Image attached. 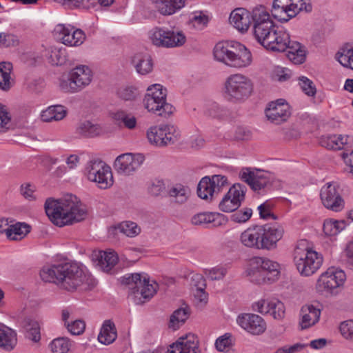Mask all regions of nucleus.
<instances>
[{
	"instance_id": "f8f14e48",
	"label": "nucleus",
	"mask_w": 353,
	"mask_h": 353,
	"mask_svg": "<svg viewBox=\"0 0 353 353\" xmlns=\"http://www.w3.org/2000/svg\"><path fill=\"white\" fill-rule=\"evenodd\" d=\"M85 173L88 179L97 183L100 189H108L113 185L111 168L101 160L89 161L86 165Z\"/></svg>"
},
{
	"instance_id": "ea45409f",
	"label": "nucleus",
	"mask_w": 353,
	"mask_h": 353,
	"mask_svg": "<svg viewBox=\"0 0 353 353\" xmlns=\"http://www.w3.org/2000/svg\"><path fill=\"white\" fill-rule=\"evenodd\" d=\"M48 59L52 65H61L67 60L66 50L63 47L52 46L48 49Z\"/></svg>"
},
{
	"instance_id": "f3484780",
	"label": "nucleus",
	"mask_w": 353,
	"mask_h": 353,
	"mask_svg": "<svg viewBox=\"0 0 353 353\" xmlns=\"http://www.w3.org/2000/svg\"><path fill=\"white\" fill-rule=\"evenodd\" d=\"M246 188L240 183L234 184L219 203V209L224 212L236 210L245 199Z\"/></svg>"
},
{
	"instance_id": "0e129e2a",
	"label": "nucleus",
	"mask_w": 353,
	"mask_h": 353,
	"mask_svg": "<svg viewBox=\"0 0 353 353\" xmlns=\"http://www.w3.org/2000/svg\"><path fill=\"white\" fill-rule=\"evenodd\" d=\"M211 217H212V212L198 213L192 217L191 222L195 225L210 223Z\"/></svg>"
},
{
	"instance_id": "2f4dec72",
	"label": "nucleus",
	"mask_w": 353,
	"mask_h": 353,
	"mask_svg": "<svg viewBox=\"0 0 353 353\" xmlns=\"http://www.w3.org/2000/svg\"><path fill=\"white\" fill-rule=\"evenodd\" d=\"M192 286L194 288V296L198 307H203L208 302V294L205 291V280L201 274H196L192 276Z\"/></svg>"
},
{
	"instance_id": "1a4fd4ad",
	"label": "nucleus",
	"mask_w": 353,
	"mask_h": 353,
	"mask_svg": "<svg viewBox=\"0 0 353 353\" xmlns=\"http://www.w3.org/2000/svg\"><path fill=\"white\" fill-rule=\"evenodd\" d=\"M253 85L251 80L241 74L230 75L225 83V97L233 103H241L251 94Z\"/></svg>"
},
{
	"instance_id": "58836bf2",
	"label": "nucleus",
	"mask_w": 353,
	"mask_h": 353,
	"mask_svg": "<svg viewBox=\"0 0 353 353\" xmlns=\"http://www.w3.org/2000/svg\"><path fill=\"white\" fill-rule=\"evenodd\" d=\"M168 194L171 198V201L182 204L184 203L190 194V190L181 184H176L168 190Z\"/></svg>"
},
{
	"instance_id": "6e6552de",
	"label": "nucleus",
	"mask_w": 353,
	"mask_h": 353,
	"mask_svg": "<svg viewBox=\"0 0 353 353\" xmlns=\"http://www.w3.org/2000/svg\"><path fill=\"white\" fill-rule=\"evenodd\" d=\"M253 282L261 284L266 280L274 281L279 274V264L269 259L255 256L250 259L248 270Z\"/></svg>"
},
{
	"instance_id": "c03bdc74",
	"label": "nucleus",
	"mask_w": 353,
	"mask_h": 353,
	"mask_svg": "<svg viewBox=\"0 0 353 353\" xmlns=\"http://www.w3.org/2000/svg\"><path fill=\"white\" fill-rule=\"evenodd\" d=\"M346 226L345 221L325 220L323 230L325 235L334 236L342 231Z\"/></svg>"
},
{
	"instance_id": "680f3d73",
	"label": "nucleus",
	"mask_w": 353,
	"mask_h": 353,
	"mask_svg": "<svg viewBox=\"0 0 353 353\" xmlns=\"http://www.w3.org/2000/svg\"><path fill=\"white\" fill-rule=\"evenodd\" d=\"M231 334L226 333L224 335L219 337L215 342V346L217 350L220 352L225 351L232 344Z\"/></svg>"
},
{
	"instance_id": "338daca9",
	"label": "nucleus",
	"mask_w": 353,
	"mask_h": 353,
	"mask_svg": "<svg viewBox=\"0 0 353 353\" xmlns=\"http://www.w3.org/2000/svg\"><path fill=\"white\" fill-rule=\"evenodd\" d=\"M35 191L34 186L31 183H23L20 187L21 194L26 199L30 201L34 200L35 196L34 192Z\"/></svg>"
},
{
	"instance_id": "f03ea898",
	"label": "nucleus",
	"mask_w": 353,
	"mask_h": 353,
	"mask_svg": "<svg viewBox=\"0 0 353 353\" xmlns=\"http://www.w3.org/2000/svg\"><path fill=\"white\" fill-rule=\"evenodd\" d=\"M44 208L50 221L59 227L81 221L87 216L85 208L72 194L65 195L59 199L48 198L45 202Z\"/></svg>"
},
{
	"instance_id": "b1692460",
	"label": "nucleus",
	"mask_w": 353,
	"mask_h": 353,
	"mask_svg": "<svg viewBox=\"0 0 353 353\" xmlns=\"http://www.w3.org/2000/svg\"><path fill=\"white\" fill-rule=\"evenodd\" d=\"M237 321L242 328L252 334H261L266 329L264 320L254 314H244L239 316Z\"/></svg>"
},
{
	"instance_id": "864d4df0",
	"label": "nucleus",
	"mask_w": 353,
	"mask_h": 353,
	"mask_svg": "<svg viewBox=\"0 0 353 353\" xmlns=\"http://www.w3.org/2000/svg\"><path fill=\"white\" fill-rule=\"evenodd\" d=\"M227 273V268L224 266H216L205 270V274L212 281L222 280Z\"/></svg>"
},
{
	"instance_id": "37998d69",
	"label": "nucleus",
	"mask_w": 353,
	"mask_h": 353,
	"mask_svg": "<svg viewBox=\"0 0 353 353\" xmlns=\"http://www.w3.org/2000/svg\"><path fill=\"white\" fill-rule=\"evenodd\" d=\"M197 194L203 199H212L214 194L210 176H205L201 179L197 186Z\"/></svg>"
},
{
	"instance_id": "13d9d810",
	"label": "nucleus",
	"mask_w": 353,
	"mask_h": 353,
	"mask_svg": "<svg viewBox=\"0 0 353 353\" xmlns=\"http://www.w3.org/2000/svg\"><path fill=\"white\" fill-rule=\"evenodd\" d=\"M68 330L73 335L81 334L85 328V323L82 320H75L66 325Z\"/></svg>"
},
{
	"instance_id": "7ed1b4c3",
	"label": "nucleus",
	"mask_w": 353,
	"mask_h": 353,
	"mask_svg": "<svg viewBox=\"0 0 353 353\" xmlns=\"http://www.w3.org/2000/svg\"><path fill=\"white\" fill-rule=\"evenodd\" d=\"M283 234L282 226L265 224L247 228L241 234L239 239L246 248L270 250L276 248Z\"/></svg>"
},
{
	"instance_id": "de8ad7c7",
	"label": "nucleus",
	"mask_w": 353,
	"mask_h": 353,
	"mask_svg": "<svg viewBox=\"0 0 353 353\" xmlns=\"http://www.w3.org/2000/svg\"><path fill=\"white\" fill-rule=\"evenodd\" d=\"M117 229L128 237H134L141 232V228L136 223L130 221H123L117 225Z\"/></svg>"
},
{
	"instance_id": "c756f323",
	"label": "nucleus",
	"mask_w": 353,
	"mask_h": 353,
	"mask_svg": "<svg viewBox=\"0 0 353 353\" xmlns=\"http://www.w3.org/2000/svg\"><path fill=\"white\" fill-rule=\"evenodd\" d=\"M252 23H253V32L259 29L274 23L266 8L263 6L254 8L252 10Z\"/></svg>"
},
{
	"instance_id": "a878e982",
	"label": "nucleus",
	"mask_w": 353,
	"mask_h": 353,
	"mask_svg": "<svg viewBox=\"0 0 353 353\" xmlns=\"http://www.w3.org/2000/svg\"><path fill=\"white\" fill-rule=\"evenodd\" d=\"M252 12L243 8L234 9L230 14V22L241 32L248 30L252 23Z\"/></svg>"
},
{
	"instance_id": "5701e85b",
	"label": "nucleus",
	"mask_w": 353,
	"mask_h": 353,
	"mask_svg": "<svg viewBox=\"0 0 353 353\" xmlns=\"http://www.w3.org/2000/svg\"><path fill=\"white\" fill-rule=\"evenodd\" d=\"M290 107L282 99L272 101L265 109V115L268 120L275 124L285 121L290 116Z\"/></svg>"
},
{
	"instance_id": "5fc2aeb1",
	"label": "nucleus",
	"mask_w": 353,
	"mask_h": 353,
	"mask_svg": "<svg viewBox=\"0 0 353 353\" xmlns=\"http://www.w3.org/2000/svg\"><path fill=\"white\" fill-rule=\"evenodd\" d=\"M299 80V84L306 95L314 97L316 94V88L312 80L304 76L300 77Z\"/></svg>"
},
{
	"instance_id": "79ce46f5",
	"label": "nucleus",
	"mask_w": 353,
	"mask_h": 353,
	"mask_svg": "<svg viewBox=\"0 0 353 353\" xmlns=\"http://www.w3.org/2000/svg\"><path fill=\"white\" fill-rule=\"evenodd\" d=\"M12 64L10 63L2 62L0 63V89L8 91L12 87L10 71Z\"/></svg>"
},
{
	"instance_id": "a211bd4d",
	"label": "nucleus",
	"mask_w": 353,
	"mask_h": 353,
	"mask_svg": "<svg viewBox=\"0 0 353 353\" xmlns=\"http://www.w3.org/2000/svg\"><path fill=\"white\" fill-rule=\"evenodd\" d=\"M323 205L334 212H340L344 208V200L336 185L327 183L321 188L320 193Z\"/></svg>"
},
{
	"instance_id": "ddd939ff",
	"label": "nucleus",
	"mask_w": 353,
	"mask_h": 353,
	"mask_svg": "<svg viewBox=\"0 0 353 353\" xmlns=\"http://www.w3.org/2000/svg\"><path fill=\"white\" fill-rule=\"evenodd\" d=\"M150 38L153 45L166 48L181 47L186 41V37L182 31L162 27L152 28L150 32Z\"/></svg>"
},
{
	"instance_id": "9d476101",
	"label": "nucleus",
	"mask_w": 353,
	"mask_h": 353,
	"mask_svg": "<svg viewBox=\"0 0 353 353\" xmlns=\"http://www.w3.org/2000/svg\"><path fill=\"white\" fill-rule=\"evenodd\" d=\"M294 261L301 275L309 276L320 268L323 263V256L311 249L297 248L294 252Z\"/></svg>"
},
{
	"instance_id": "7c9ffc66",
	"label": "nucleus",
	"mask_w": 353,
	"mask_h": 353,
	"mask_svg": "<svg viewBox=\"0 0 353 353\" xmlns=\"http://www.w3.org/2000/svg\"><path fill=\"white\" fill-rule=\"evenodd\" d=\"M285 50L288 49L287 56L288 59L294 64H301L306 59V48L298 41L290 40L289 36V42H287Z\"/></svg>"
},
{
	"instance_id": "bb28decb",
	"label": "nucleus",
	"mask_w": 353,
	"mask_h": 353,
	"mask_svg": "<svg viewBox=\"0 0 353 353\" xmlns=\"http://www.w3.org/2000/svg\"><path fill=\"white\" fill-rule=\"evenodd\" d=\"M92 260L103 272H109L117 263L118 256L114 251H97L92 254Z\"/></svg>"
},
{
	"instance_id": "72a5a7b5",
	"label": "nucleus",
	"mask_w": 353,
	"mask_h": 353,
	"mask_svg": "<svg viewBox=\"0 0 353 353\" xmlns=\"http://www.w3.org/2000/svg\"><path fill=\"white\" fill-rule=\"evenodd\" d=\"M352 138L349 136L329 135L323 137L320 141V143L323 147L330 150H341L344 145L348 144Z\"/></svg>"
},
{
	"instance_id": "6e6d98bb",
	"label": "nucleus",
	"mask_w": 353,
	"mask_h": 353,
	"mask_svg": "<svg viewBox=\"0 0 353 353\" xmlns=\"http://www.w3.org/2000/svg\"><path fill=\"white\" fill-rule=\"evenodd\" d=\"M252 214V210L249 208L239 210L230 216V219L239 223H245L248 221Z\"/></svg>"
},
{
	"instance_id": "4be33fe9",
	"label": "nucleus",
	"mask_w": 353,
	"mask_h": 353,
	"mask_svg": "<svg viewBox=\"0 0 353 353\" xmlns=\"http://www.w3.org/2000/svg\"><path fill=\"white\" fill-rule=\"evenodd\" d=\"M240 176L254 191H259L270 185L269 174L263 171L254 172L250 168H243L240 172Z\"/></svg>"
},
{
	"instance_id": "09e8293b",
	"label": "nucleus",
	"mask_w": 353,
	"mask_h": 353,
	"mask_svg": "<svg viewBox=\"0 0 353 353\" xmlns=\"http://www.w3.org/2000/svg\"><path fill=\"white\" fill-rule=\"evenodd\" d=\"M24 327L26 330V337L34 342H39L41 339L40 327L36 321H25Z\"/></svg>"
},
{
	"instance_id": "6ab92c4d",
	"label": "nucleus",
	"mask_w": 353,
	"mask_h": 353,
	"mask_svg": "<svg viewBox=\"0 0 353 353\" xmlns=\"http://www.w3.org/2000/svg\"><path fill=\"white\" fill-rule=\"evenodd\" d=\"M144 160L142 154L125 153L117 157L114 166L119 173L130 175L141 165Z\"/></svg>"
},
{
	"instance_id": "4d7b16f0",
	"label": "nucleus",
	"mask_w": 353,
	"mask_h": 353,
	"mask_svg": "<svg viewBox=\"0 0 353 353\" xmlns=\"http://www.w3.org/2000/svg\"><path fill=\"white\" fill-rule=\"evenodd\" d=\"M214 194L221 192L223 188L228 185V181L226 176L221 174H215L210 177Z\"/></svg>"
},
{
	"instance_id": "774afa93",
	"label": "nucleus",
	"mask_w": 353,
	"mask_h": 353,
	"mask_svg": "<svg viewBox=\"0 0 353 353\" xmlns=\"http://www.w3.org/2000/svg\"><path fill=\"white\" fill-rule=\"evenodd\" d=\"M10 117L6 105L0 103V132H3L6 125L10 121Z\"/></svg>"
},
{
	"instance_id": "e433bc0d",
	"label": "nucleus",
	"mask_w": 353,
	"mask_h": 353,
	"mask_svg": "<svg viewBox=\"0 0 353 353\" xmlns=\"http://www.w3.org/2000/svg\"><path fill=\"white\" fill-rule=\"evenodd\" d=\"M17 342V333L8 327H0V347L6 350H12Z\"/></svg>"
},
{
	"instance_id": "cd10ccee",
	"label": "nucleus",
	"mask_w": 353,
	"mask_h": 353,
	"mask_svg": "<svg viewBox=\"0 0 353 353\" xmlns=\"http://www.w3.org/2000/svg\"><path fill=\"white\" fill-rule=\"evenodd\" d=\"M252 307L254 310L261 314H270V307H277L278 311L276 312H274V319H282L285 316V308L284 304L277 299L272 301L262 299L255 303Z\"/></svg>"
},
{
	"instance_id": "f704fd0d",
	"label": "nucleus",
	"mask_w": 353,
	"mask_h": 353,
	"mask_svg": "<svg viewBox=\"0 0 353 353\" xmlns=\"http://www.w3.org/2000/svg\"><path fill=\"white\" fill-rule=\"evenodd\" d=\"M117 334L114 323L111 320H105L98 335L101 343L109 345L117 339Z\"/></svg>"
},
{
	"instance_id": "393cba45",
	"label": "nucleus",
	"mask_w": 353,
	"mask_h": 353,
	"mask_svg": "<svg viewBox=\"0 0 353 353\" xmlns=\"http://www.w3.org/2000/svg\"><path fill=\"white\" fill-rule=\"evenodd\" d=\"M130 64L139 75L145 76L153 70L154 63L152 57L145 52H138L130 58Z\"/></svg>"
},
{
	"instance_id": "e2e57ef3",
	"label": "nucleus",
	"mask_w": 353,
	"mask_h": 353,
	"mask_svg": "<svg viewBox=\"0 0 353 353\" xmlns=\"http://www.w3.org/2000/svg\"><path fill=\"white\" fill-rule=\"evenodd\" d=\"M339 328L344 338L353 341V320L341 323Z\"/></svg>"
},
{
	"instance_id": "bf43d9fd",
	"label": "nucleus",
	"mask_w": 353,
	"mask_h": 353,
	"mask_svg": "<svg viewBox=\"0 0 353 353\" xmlns=\"http://www.w3.org/2000/svg\"><path fill=\"white\" fill-rule=\"evenodd\" d=\"M205 114L212 118H220L223 115V110L218 103H211L207 105Z\"/></svg>"
},
{
	"instance_id": "052dcab7",
	"label": "nucleus",
	"mask_w": 353,
	"mask_h": 353,
	"mask_svg": "<svg viewBox=\"0 0 353 353\" xmlns=\"http://www.w3.org/2000/svg\"><path fill=\"white\" fill-rule=\"evenodd\" d=\"M19 43L17 37L12 34H0V46L1 47H11L16 46Z\"/></svg>"
},
{
	"instance_id": "4468645a",
	"label": "nucleus",
	"mask_w": 353,
	"mask_h": 353,
	"mask_svg": "<svg viewBox=\"0 0 353 353\" xmlns=\"http://www.w3.org/2000/svg\"><path fill=\"white\" fill-rule=\"evenodd\" d=\"M148 139L153 145L162 147L175 143L180 137L179 129L172 125L161 124L151 127L147 133Z\"/></svg>"
},
{
	"instance_id": "0eeeda50",
	"label": "nucleus",
	"mask_w": 353,
	"mask_h": 353,
	"mask_svg": "<svg viewBox=\"0 0 353 353\" xmlns=\"http://www.w3.org/2000/svg\"><path fill=\"white\" fill-rule=\"evenodd\" d=\"M147 92L143 99V104L148 111L164 117L173 113L174 107L166 101L165 88L160 84H154L148 88Z\"/></svg>"
},
{
	"instance_id": "39448f33",
	"label": "nucleus",
	"mask_w": 353,
	"mask_h": 353,
	"mask_svg": "<svg viewBox=\"0 0 353 353\" xmlns=\"http://www.w3.org/2000/svg\"><path fill=\"white\" fill-rule=\"evenodd\" d=\"M253 35L259 44L272 52L285 51L286 43L289 42V33L275 23L257 30Z\"/></svg>"
},
{
	"instance_id": "c85d7f7f",
	"label": "nucleus",
	"mask_w": 353,
	"mask_h": 353,
	"mask_svg": "<svg viewBox=\"0 0 353 353\" xmlns=\"http://www.w3.org/2000/svg\"><path fill=\"white\" fill-rule=\"evenodd\" d=\"M301 321L300 325L301 330L307 329L315 325L320 319L321 310L313 305H303L301 309Z\"/></svg>"
},
{
	"instance_id": "473e14b6",
	"label": "nucleus",
	"mask_w": 353,
	"mask_h": 353,
	"mask_svg": "<svg viewBox=\"0 0 353 353\" xmlns=\"http://www.w3.org/2000/svg\"><path fill=\"white\" fill-rule=\"evenodd\" d=\"M163 15H171L185 6V0H152Z\"/></svg>"
},
{
	"instance_id": "49530a36",
	"label": "nucleus",
	"mask_w": 353,
	"mask_h": 353,
	"mask_svg": "<svg viewBox=\"0 0 353 353\" xmlns=\"http://www.w3.org/2000/svg\"><path fill=\"white\" fill-rule=\"evenodd\" d=\"M50 347L53 353H68L71 347V341L67 337H58L50 343Z\"/></svg>"
},
{
	"instance_id": "f257e3e1",
	"label": "nucleus",
	"mask_w": 353,
	"mask_h": 353,
	"mask_svg": "<svg viewBox=\"0 0 353 353\" xmlns=\"http://www.w3.org/2000/svg\"><path fill=\"white\" fill-rule=\"evenodd\" d=\"M40 276L43 281L54 283L68 292L89 290L96 285L94 279L74 262L61 261L45 266L40 271Z\"/></svg>"
},
{
	"instance_id": "20e7f679",
	"label": "nucleus",
	"mask_w": 353,
	"mask_h": 353,
	"mask_svg": "<svg viewBox=\"0 0 353 353\" xmlns=\"http://www.w3.org/2000/svg\"><path fill=\"white\" fill-rule=\"evenodd\" d=\"M214 58L234 68H243L252 62L251 52L241 43L236 41H222L214 48Z\"/></svg>"
},
{
	"instance_id": "9b49d317",
	"label": "nucleus",
	"mask_w": 353,
	"mask_h": 353,
	"mask_svg": "<svg viewBox=\"0 0 353 353\" xmlns=\"http://www.w3.org/2000/svg\"><path fill=\"white\" fill-rule=\"evenodd\" d=\"M91 70L86 65H79L71 70L68 77L60 82V88L65 92L74 93L81 91L92 81Z\"/></svg>"
},
{
	"instance_id": "423d86ee",
	"label": "nucleus",
	"mask_w": 353,
	"mask_h": 353,
	"mask_svg": "<svg viewBox=\"0 0 353 353\" xmlns=\"http://www.w3.org/2000/svg\"><path fill=\"white\" fill-rule=\"evenodd\" d=\"M121 283L128 285L130 294L134 295L136 304H141L145 300L151 299L157 292L158 284L154 282L150 283L147 275L142 276L139 273L126 274L121 278Z\"/></svg>"
},
{
	"instance_id": "4c0bfd02",
	"label": "nucleus",
	"mask_w": 353,
	"mask_h": 353,
	"mask_svg": "<svg viewBox=\"0 0 353 353\" xmlns=\"http://www.w3.org/2000/svg\"><path fill=\"white\" fill-rule=\"evenodd\" d=\"M30 229L28 224L19 222L8 227L6 236L10 240H21L30 232Z\"/></svg>"
},
{
	"instance_id": "3c124183",
	"label": "nucleus",
	"mask_w": 353,
	"mask_h": 353,
	"mask_svg": "<svg viewBox=\"0 0 353 353\" xmlns=\"http://www.w3.org/2000/svg\"><path fill=\"white\" fill-rule=\"evenodd\" d=\"M113 118L115 121L123 123L129 129L134 128L137 124L136 118L124 111H117L114 114Z\"/></svg>"
},
{
	"instance_id": "a19ab883",
	"label": "nucleus",
	"mask_w": 353,
	"mask_h": 353,
	"mask_svg": "<svg viewBox=\"0 0 353 353\" xmlns=\"http://www.w3.org/2000/svg\"><path fill=\"white\" fill-rule=\"evenodd\" d=\"M338 61L344 67L353 70V46L347 44L336 54Z\"/></svg>"
},
{
	"instance_id": "aec40b11",
	"label": "nucleus",
	"mask_w": 353,
	"mask_h": 353,
	"mask_svg": "<svg viewBox=\"0 0 353 353\" xmlns=\"http://www.w3.org/2000/svg\"><path fill=\"white\" fill-rule=\"evenodd\" d=\"M295 0H274L271 10L272 17L279 21H288L297 14Z\"/></svg>"
},
{
	"instance_id": "412c9836",
	"label": "nucleus",
	"mask_w": 353,
	"mask_h": 353,
	"mask_svg": "<svg viewBox=\"0 0 353 353\" xmlns=\"http://www.w3.org/2000/svg\"><path fill=\"white\" fill-rule=\"evenodd\" d=\"M167 353H201L197 337L192 334L179 337L171 344Z\"/></svg>"
},
{
	"instance_id": "8fccbe9b",
	"label": "nucleus",
	"mask_w": 353,
	"mask_h": 353,
	"mask_svg": "<svg viewBox=\"0 0 353 353\" xmlns=\"http://www.w3.org/2000/svg\"><path fill=\"white\" fill-rule=\"evenodd\" d=\"M190 315V310L188 307H180L176 310L170 316V323L171 326L175 328L178 327V324L184 323Z\"/></svg>"
},
{
	"instance_id": "603ef678",
	"label": "nucleus",
	"mask_w": 353,
	"mask_h": 353,
	"mask_svg": "<svg viewBox=\"0 0 353 353\" xmlns=\"http://www.w3.org/2000/svg\"><path fill=\"white\" fill-rule=\"evenodd\" d=\"M119 98L124 101L134 100L139 93L136 88L133 86H125L119 88L117 91Z\"/></svg>"
},
{
	"instance_id": "c9c22d12",
	"label": "nucleus",
	"mask_w": 353,
	"mask_h": 353,
	"mask_svg": "<svg viewBox=\"0 0 353 353\" xmlns=\"http://www.w3.org/2000/svg\"><path fill=\"white\" fill-rule=\"evenodd\" d=\"M67 110L61 105H50L41 114V119L43 122L61 121L65 117Z\"/></svg>"
},
{
	"instance_id": "dca6fc26",
	"label": "nucleus",
	"mask_w": 353,
	"mask_h": 353,
	"mask_svg": "<svg viewBox=\"0 0 353 353\" xmlns=\"http://www.w3.org/2000/svg\"><path fill=\"white\" fill-rule=\"evenodd\" d=\"M345 280V272L332 267L320 276L317 281L316 289L322 293H332L334 289L343 284Z\"/></svg>"
},
{
	"instance_id": "2eb2a0df",
	"label": "nucleus",
	"mask_w": 353,
	"mask_h": 353,
	"mask_svg": "<svg viewBox=\"0 0 353 353\" xmlns=\"http://www.w3.org/2000/svg\"><path fill=\"white\" fill-rule=\"evenodd\" d=\"M53 34L63 44L68 46H79L85 39L83 31L70 25L57 24Z\"/></svg>"
},
{
	"instance_id": "69168bd1",
	"label": "nucleus",
	"mask_w": 353,
	"mask_h": 353,
	"mask_svg": "<svg viewBox=\"0 0 353 353\" xmlns=\"http://www.w3.org/2000/svg\"><path fill=\"white\" fill-rule=\"evenodd\" d=\"M259 211L260 217L263 219H272L274 220L277 219V216H275L271 212V205L268 202L263 203L258 207Z\"/></svg>"
},
{
	"instance_id": "a18cd8bd",
	"label": "nucleus",
	"mask_w": 353,
	"mask_h": 353,
	"mask_svg": "<svg viewBox=\"0 0 353 353\" xmlns=\"http://www.w3.org/2000/svg\"><path fill=\"white\" fill-rule=\"evenodd\" d=\"M78 132L87 137H93L101 133V129L99 125L93 124L89 121H85L79 124L77 128Z\"/></svg>"
}]
</instances>
